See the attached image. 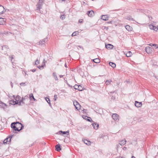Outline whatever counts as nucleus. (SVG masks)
<instances>
[{
  "instance_id": "obj_1",
  "label": "nucleus",
  "mask_w": 158,
  "mask_h": 158,
  "mask_svg": "<svg viewBox=\"0 0 158 158\" xmlns=\"http://www.w3.org/2000/svg\"><path fill=\"white\" fill-rule=\"evenodd\" d=\"M11 127L12 128L11 132L16 133V131H19L23 129V125L19 122H14L11 123Z\"/></svg>"
},
{
  "instance_id": "obj_2",
  "label": "nucleus",
  "mask_w": 158,
  "mask_h": 158,
  "mask_svg": "<svg viewBox=\"0 0 158 158\" xmlns=\"http://www.w3.org/2000/svg\"><path fill=\"white\" fill-rule=\"evenodd\" d=\"M14 135H11L10 136H9L6 139L3 141L4 144H9L10 143L11 138L13 137Z\"/></svg>"
},
{
  "instance_id": "obj_3",
  "label": "nucleus",
  "mask_w": 158,
  "mask_h": 158,
  "mask_svg": "<svg viewBox=\"0 0 158 158\" xmlns=\"http://www.w3.org/2000/svg\"><path fill=\"white\" fill-rule=\"evenodd\" d=\"M44 1V0H39V2L37 3L36 5L37 10H40L42 8L43 3Z\"/></svg>"
},
{
  "instance_id": "obj_4",
  "label": "nucleus",
  "mask_w": 158,
  "mask_h": 158,
  "mask_svg": "<svg viewBox=\"0 0 158 158\" xmlns=\"http://www.w3.org/2000/svg\"><path fill=\"white\" fill-rule=\"evenodd\" d=\"M73 105L75 106V108L77 110H78L80 109L81 105L78 103V102L77 101H75L73 102Z\"/></svg>"
},
{
  "instance_id": "obj_5",
  "label": "nucleus",
  "mask_w": 158,
  "mask_h": 158,
  "mask_svg": "<svg viewBox=\"0 0 158 158\" xmlns=\"http://www.w3.org/2000/svg\"><path fill=\"white\" fill-rule=\"evenodd\" d=\"M145 50L146 52L148 54L152 53V48L148 46L146 47Z\"/></svg>"
},
{
  "instance_id": "obj_6",
  "label": "nucleus",
  "mask_w": 158,
  "mask_h": 158,
  "mask_svg": "<svg viewBox=\"0 0 158 158\" xmlns=\"http://www.w3.org/2000/svg\"><path fill=\"white\" fill-rule=\"evenodd\" d=\"M29 99L28 97L27 96H25V98L22 97V100H21V102H22V103L23 104H25V102L26 101H28Z\"/></svg>"
},
{
  "instance_id": "obj_7",
  "label": "nucleus",
  "mask_w": 158,
  "mask_h": 158,
  "mask_svg": "<svg viewBox=\"0 0 158 158\" xmlns=\"http://www.w3.org/2000/svg\"><path fill=\"white\" fill-rule=\"evenodd\" d=\"M87 14L90 17H92L94 15V12L93 10L88 11Z\"/></svg>"
},
{
  "instance_id": "obj_8",
  "label": "nucleus",
  "mask_w": 158,
  "mask_h": 158,
  "mask_svg": "<svg viewBox=\"0 0 158 158\" xmlns=\"http://www.w3.org/2000/svg\"><path fill=\"white\" fill-rule=\"evenodd\" d=\"M92 124H93V126L94 128L95 129H97L99 127V124L96 123H95L93 121H92Z\"/></svg>"
},
{
  "instance_id": "obj_9",
  "label": "nucleus",
  "mask_w": 158,
  "mask_h": 158,
  "mask_svg": "<svg viewBox=\"0 0 158 158\" xmlns=\"http://www.w3.org/2000/svg\"><path fill=\"white\" fill-rule=\"evenodd\" d=\"M67 133H68L67 135H69V131H60L57 133V134L61 135V134H65Z\"/></svg>"
},
{
  "instance_id": "obj_10",
  "label": "nucleus",
  "mask_w": 158,
  "mask_h": 158,
  "mask_svg": "<svg viewBox=\"0 0 158 158\" xmlns=\"http://www.w3.org/2000/svg\"><path fill=\"white\" fill-rule=\"evenodd\" d=\"M112 117L115 120H116L118 119V115L116 114H113L112 116Z\"/></svg>"
},
{
  "instance_id": "obj_11",
  "label": "nucleus",
  "mask_w": 158,
  "mask_h": 158,
  "mask_svg": "<svg viewBox=\"0 0 158 158\" xmlns=\"http://www.w3.org/2000/svg\"><path fill=\"white\" fill-rule=\"evenodd\" d=\"M6 19L2 18H0V24H4L5 23Z\"/></svg>"
},
{
  "instance_id": "obj_12",
  "label": "nucleus",
  "mask_w": 158,
  "mask_h": 158,
  "mask_svg": "<svg viewBox=\"0 0 158 158\" xmlns=\"http://www.w3.org/2000/svg\"><path fill=\"white\" fill-rule=\"evenodd\" d=\"M2 50L5 51V52H6L9 48L8 46L6 45H4L2 46Z\"/></svg>"
},
{
  "instance_id": "obj_13",
  "label": "nucleus",
  "mask_w": 158,
  "mask_h": 158,
  "mask_svg": "<svg viewBox=\"0 0 158 158\" xmlns=\"http://www.w3.org/2000/svg\"><path fill=\"white\" fill-rule=\"evenodd\" d=\"M108 16L107 15H102V19L104 21H106L108 20Z\"/></svg>"
},
{
  "instance_id": "obj_14",
  "label": "nucleus",
  "mask_w": 158,
  "mask_h": 158,
  "mask_svg": "<svg viewBox=\"0 0 158 158\" xmlns=\"http://www.w3.org/2000/svg\"><path fill=\"white\" fill-rule=\"evenodd\" d=\"M113 47V46L110 44H108L107 45H106V48L108 49H112Z\"/></svg>"
},
{
  "instance_id": "obj_15",
  "label": "nucleus",
  "mask_w": 158,
  "mask_h": 158,
  "mask_svg": "<svg viewBox=\"0 0 158 158\" xmlns=\"http://www.w3.org/2000/svg\"><path fill=\"white\" fill-rule=\"evenodd\" d=\"M135 105L136 107H139L142 106V104L141 102H138L136 101L135 102Z\"/></svg>"
},
{
  "instance_id": "obj_16",
  "label": "nucleus",
  "mask_w": 158,
  "mask_h": 158,
  "mask_svg": "<svg viewBox=\"0 0 158 158\" xmlns=\"http://www.w3.org/2000/svg\"><path fill=\"white\" fill-rule=\"evenodd\" d=\"M125 27L126 29L128 31H131L132 30V27L129 25H127L126 26H125Z\"/></svg>"
},
{
  "instance_id": "obj_17",
  "label": "nucleus",
  "mask_w": 158,
  "mask_h": 158,
  "mask_svg": "<svg viewBox=\"0 0 158 158\" xmlns=\"http://www.w3.org/2000/svg\"><path fill=\"white\" fill-rule=\"evenodd\" d=\"M61 150V148L60 147V146L59 144H57L56 146V150L58 151L59 152Z\"/></svg>"
},
{
  "instance_id": "obj_18",
  "label": "nucleus",
  "mask_w": 158,
  "mask_h": 158,
  "mask_svg": "<svg viewBox=\"0 0 158 158\" xmlns=\"http://www.w3.org/2000/svg\"><path fill=\"white\" fill-rule=\"evenodd\" d=\"M52 75L54 77V79L55 81H57L58 80V79L57 77V75L56 73V72H53L52 73Z\"/></svg>"
},
{
  "instance_id": "obj_19",
  "label": "nucleus",
  "mask_w": 158,
  "mask_h": 158,
  "mask_svg": "<svg viewBox=\"0 0 158 158\" xmlns=\"http://www.w3.org/2000/svg\"><path fill=\"white\" fill-rule=\"evenodd\" d=\"M48 40V38L47 37H46V38H45L44 39L42 40V41L40 40L39 42V44H43L44 43H42L43 42H44V43L45 42L47 41Z\"/></svg>"
},
{
  "instance_id": "obj_20",
  "label": "nucleus",
  "mask_w": 158,
  "mask_h": 158,
  "mask_svg": "<svg viewBox=\"0 0 158 158\" xmlns=\"http://www.w3.org/2000/svg\"><path fill=\"white\" fill-rule=\"evenodd\" d=\"M9 104L13 105H15L16 104V101H14L13 100H11L9 101Z\"/></svg>"
},
{
  "instance_id": "obj_21",
  "label": "nucleus",
  "mask_w": 158,
  "mask_h": 158,
  "mask_svg": "<svg viewBox=\"0 0 158 158\" xmlns=\"http://www.w3.org/2000/svg\"><path fill=\"white\" fill-rule=\"evenodd\" d=\"M4 8V7L1 5H0V14L3 13Z\"/></svg>"
},
{
  "instance_id": "obj_22",
  "label": "nucleus",
  "mask_w": 158,
  "mask_h": 158,
  "mask_svg": "<svg viewBox=\"0 0 158 158\" xmlns=\"http://www.w3.org/2000/svg\"><path fill=\"white\" fill-rule=\"evenodd\" d=\"M126 141L125 139H124V140H122L121 141H120L119 143V144L121 145H125L126 143Z\"/></svg>"
},
{
  "instance_id": "obj_23",
  "label": "nucleus",
  "mask_w": 158,
  "mask_h": 158,
  "mask_svg": "<svg viewBox=\"0 0 158 158\" xmlns=\"http://www.w3.org/2000/svg\"><path fill=\"white\" fill-rule=\"evenodd\" d=\"M29 98L31 100H32V99L34 100H36V99L34 98L33 94H31L29 95Z\"/></svg>"
},
{
  "instance_id": "obj_24",
  "label": "nucleus",
  "mask_w": 158,
  "mask_h": 158,
  "mask_svg": "<svg viewBox=\"0 0 158 158\" xmlns=\"http://www.w3.org/2000/svg\"><path fill=\"white\" fill-rule=\"evenodd\" d=\"M84 143L86 144L89 145H90L91 144V142L90 141H89L87 139H85L84 140Z\"/></svg>"
},
{
  "instance_id": "obj_25",
  "label": "nucleus",
  "mask_w": 158,
  "mask_h": 158,
  "mask_svg": "<svg viewBox=\"0 0 158 158\" xmlns=\"http://www.w3.org/2000/svg\"><path fill=\"white\" fill-rule=\"evenodd\" d=\"M93 61L97 63H99L100 62V60L98 58H96L93 60Z\"/></svg>"
},
{
  "instance_id": "obj_26",
  "label": "nucleus",
  "mask_w": 158,
  "mask_h": 158,
  "mask_svg": "<svg viewBox=\"0 0 158 158\" xmlns=\"http://www.w3.org/2000/svg\"><path fill=\"white\" fill-rule=\"evenodd\" d=\"M132 54L131 51H129L126 53V56L127 57H129L131 56Z\"/></svg>"
},
{
  "instance_id": "obj_27",
  "label": "nucleus",
  "mask_w": 158,
  "mask_h": 158,
  "mask_svg": "<svg viewBox=\"0 0 158 158\" xmlns=\"http://www.w3.org/2000/svg\"><path fill=\"white\" fill-rule=\"evenodd\" d=\"M109 64L113 68H114L116 67L115 64L113 62H110Z\"/></svg>"
},
{
  "instance_id": "obj_28",
  "label": "nucleus",
  "mask_w": 158,
  "mask_h": 158,
  "mask_svg": "<svg viewBox=\"0 0 158 158\" xmlns=\"http://www.w3.org/2000/svg\"><path fill=\"white\" fill-rule=\"evenodd\" d=\"M126 19L127 20H129L134 21V19L132 18L131 16H127V17Z\"/></svg>"
},
{
  "instance_id": "obj_29",
  "label": "nucleus",
  "mask_w": 158,
  "mask_h": 158,
  "mask_svg": "<svg viewBox=\"0 0 158 158\" xmlns=\"http://www.w3.org/2000/svg\"><path fill=\"white\" fill-rule=\"evenodd\" d=\"M46 101L48 102V103L49 104V105L50 106H51V104L50 103V100L48 98H46L45 99Z\"/></svg>"
},
{
  "instance_id": "obj_30",
  "label": "nucleus",
  "mask_w": 158,
  "mask_h": 158,
  "mask_svg": "<svg viewBox=\"0 0 158 158\" xmlns=\"http://www.w3.org/2000/svg\"><path fill=\"white\" fill-rule=\"evenodd\" d=\"M16 104H18L19 105H22L23 104L22 103V102H21V101H19V100H18V101H16Z\"/></svg>"
},
{
  "instance_id": "obj_31",
  "label": "nucleus",
  "mask_w": 158,
  "mask_h": 158,
  "mask_svg": "<svg viewBox=\"0 0 158 158\" xmlns=\"http://www.w3.org/2000/svg\"><path fill=\"white\" fill-rule=\"evenodd\" d=\"M1 107L3 108V109L5 108L6 107V105L4 103H1Z\"/></svg>"
},
{
  "instance_id": "obj_32",
  "label": "nucleus",
  "mask_w": 158,
  "mask_h": 158,
  "mask_svg": "<svg viewBox=\"0 0 158 158\" xmlns=\"http://www.w3.org/2000/svg\"><path fill=\"white\" fill-rule=\"evenodd\" d=\"M77 33H78L77 31L74 32H73L72 35V36H75V35H76L77 34Z\"/></svg>"
},
{
  "instance_id": "obj_33",
  "label": "nucleus",
  "mask_w": 158,
  "mask_h": 158,
  "mask_svg": "<svg viewBox=\"0 0 158 158\" xmlns=\"http://www.w3.org/2000/svg\"><path fill=\"white\" fill-rule=\"evenodd\" d=\"M79 87V85H75L74 86V88L75 89H78V87Z\"/></svg>"
},
{
  "instance_id": "obj_34",
  "label": "nucleus",
  "mask_w": 158,
  "mask_h": 158,
  "mask_svg": "<svg viewBox=\"0 0 158 158\" xmlns=\"http://www.w3.org/2000/svg\"><path fill=\"white\" fill-rule=\"evenodd\" d=\"M79 87H78V89L79 91H82L83 90V88L81 85H79Z\"/></svg>"
},
{
  "instance_id": "obj_35",
  "label": "nucleus",
  "mask_w": 158,
  "mask_h": 158,
  "mask_svg": "<svg viewBox=\"0 0 158 158\" xmlns=\"http://www.w3.org/2000/svg\"><path fill=\"white\" fill-rule=\"evenodd\" d=\"M158 28L156 26H153V30L155 31H157L158 30Z\"/></svg>"
},
{
  "instance_id": "obj_36",
  "label": "nucleus",
  "mask_w": 158,
  "mask_h": 158,
  "mask_svg": "<svg viewBox=\"0 0 158 158\" xmlns=\"http://www.w3.org/2000/svg\"><path fill=\"white\" fill-rule=\"evenodd\" d=\"M20 98V97L19 96V95H17L16 97V99H15L16 100V101H17Z\"/></svg>"
},
{
  "instance_id": "obj_37",
  "label": "nucleus",
  "mask_w": 158,
  "mask_h": 158,
  "mask_svg": "<svg viewBox=\"0 0 158 158\" xmlns=\"http://www.w3.org/2000/svg\"><path fill=\"white\" fill-rule=\"evenodd\" d=\"M149 27L150 29H151L153 30V26L152 25H150L149 26Z\"/></svg>"
},
{
  "instance_id": "obj_38",
  "label": "nucleus",
  "mask_w": 158,
  "mask_h": 158,
  "mask_svg": "<svg viewBox=\"0 0 158 158\" xmlns=\"http://www.w3.org/2000/svg\"><path fill=\"white\" fill-rule=\"evenodd\" d=\"M39 63V61H38V59L35 61V64L36 65H38Z\"/></svg>"
},
{
  "instance_id": "obj_39",
  "label": "nucleus",
  "mask_w": 158,
  "mask_h": 158,
  "mask_svg": "<svg viewBox=\"0 0 158 158\" xmlns=\"http://www.w3.org/2000/svg\"><path fill=\"white\" fill-rule=\"evenodd\" d=\"M20 85L21 86H24L26 85L25 83L22 82V83H20Z\"/></svg>"
},
{
  "instance_id": "obj_40",
  "label": "nucleus",
  "mask_w": 158,
  "mask_h": 158,
  "mask_svg": "<svg viewBox=\"0 0 158 158\" xmlns=\"http://www.w3.org/2000/svg\"><path fill=\"white\" fill-rule=\"evenodd\" d=\"M153 46H154L156 48H158V45L156 44H153Z\"/></svg>"
},
{
  "instance_id": "obj_41",
  "label": "nucleus",
  "mask_w": 158,
  "mask_h": 158,
  "mask_svg": "<svg viewBox=\"0 0 158 158\" xmlns=\"http://www.w3.org/2000/svg\"><path fill=\"white\" fill-rule=\"evenodd\" d=\"M60 18L62 20L64 19L65 18V16L64 15H62L61 16Z\"/></svg>"
},
{
  "instance_id": "obj_42",
  "label": "nucleus",
  "mask_w": 158,
  "mask_h": 158,
  "mask_svg": "<svg viewBox=\"0 0 158 158\" xmlns=\"http://www.w3.org/2000/svg\"><path fill=\"white\" fill-rule=\"evenodd\" d=\"M110 83V81L109 80H106V85L109 84Z\"/></svg>"
},
{
  "instance_id": "obj_43",
  "label": "nucleus",
  "mask_w": 158,
  "mask_h": 158,
  "mask_svg": "<svg viewBox=\"0 0 158 158\" xmlns=\"http://www.w3.org/2000/svg\"><path fill=\"white\" fill-rule=\"evenodd\" d=\"M88 118H89L87 119V120L89 122H92V120H91V118L90 117H88Z\"/></svg>"
},
{
  "instance_id": "obj_44",
  "label": "nucleus",
  "mask_w": 158,
  "mask_h": 158,
  "mask_svg": "<svg viewBox=\"0 0 158 158\" xmlns=\"http://www.w3.org/2000/svg\"><path fill=\"white\" fill-rule=\"evenodd\" d=\"M82 22H83L82 19H79V20L78 21L79 23H82Z\"/></svg>"
},
{
  "instance_id": "obj_45",
  "label": "nucleus",
  "mask_w": 158,
  "mask_h": 158,
  "mask_svg": "<svg viewBox=\"0 0 158 158\" xmlns=\"http://www.w3.org/2000/svg\"><path fill=\"white\" fill-rule=\"evenodd\" d=\"M38 68L39 69H41V68H43V65L39 66H38Z\"/></svg>"
},
{
  "instance_id": "obj_46",
  "label": "nucleus",
  "mask_w": 158,
  "mask_h": 158,
  "mask_svg": "<svg viewBox=\"0 0 158 158\" xmlns=\"http://www.w3.org/2000/svg\"><path fill=\"white\" fill-rule=\"evenodd\" d=\"M103 27L104 29H106L107 30L108 28V27H106V26H103Z\"/></svg>"
},
{
  "instance_id": "obj_47",
  "label": "nucleus",
  "mask_w": 158,
  "mask_h": 158,
  "mask_svg": "<svg viewBox=\"0 0 158 158\" xmlns=\"http://www.w3.org/2000/svg\"><path fill=\"white\" fill-rule=\"evenodd\" d=\"M112 22H113V21L112 20L111 21L107 22V23H112Z\"/></svg>"
},
{
  "instance_id": "obj_48",
  "label": "nucleus",
  "mask_w": 158,
  "mask_h": 158,
  "mask_svg": "<svg viewBox=\"0 0 158 158\" xmlns=\"http://www.w3.org/2000/svg\"><path fill=\"white\" fill-rule=\"evenodd\" d=\"M83 118L85 119H87V118H88V117L87 116H85V117H83Z\"/></svg>"
},
{
  "instance_id": "obj_49",
  "label": "nucleus",
  "mask_w": 158,
  "mask_h": 158,
  "mask_svg": "<svg viewBox=\"0 0 158 158\" xmlns=\"http://www.w3.org/2000/svg\"><path fill=\"white\" fill-rule=\"evenodd\" d=\"M36 70V69H32L31 70V71L33 72H35Z\"/></svg>"
},
{
  "instance_id": "obj_50",
  "label": "nucleus",
  "mask_w": 158,
  "mask_h": 158,
  "mask_svg": "<svg viewBox=\"0 0 158 158\" xmlns=\"http://www.w3.org/2000/svg\"><path fill=\"white\" fill-rule=\"evenodd\" d=\"M87 111V110L86 109H84L83 110V111L84 112H86V111Z\"/></svg>"
},
{
  "instance_id": "obj_51",
  "label": "nucleus",
  "mask_w": 158,
  "mask_h": 158,
  "mask_svg": "<svg viewBox=\"0 0 158 158\" xmlns=\"http://www.w3.org/2000/svg\"><path fill=\"white\" fill-rule=\"evenodd\" d=\"M64 76V75H59V77H60V78H61L62 77H63V76Z\"/></svg>"
},
{
  "instance_id": "obj_52",
  "label": "nucleus",
  "mask_w": 158,
  "mask_h": 158,
  "mask_svg": "<svg viewBox=\"0 0 158 158\" xmlns=\"http://www.w3.org/2000/svg\"><path fill=\"white\" fill-rule=\"evenodd\" d=\"M46 61H45V60L44 59V60L43 61V63H44V64H45V63L46 62Z\"/></svg>"
},
{
  "instance_id": "obj_53",
  "label": "nucleus",
  "mask_w": 158,
  "mask_h": 158,
  "mask_svg": "<svg viewBox=\"0 0 158 158\" xmlns=\"http://www.w3.org/2000/svg\"><path fill=\"white\" fill-rule=\"evenodd\" d=\"M57 97V96L56 95H54V98H56L55 99H54V101H56V98Z\"/></svg>"
},
{
  "instance_id": "obj_54",
  "label": "nucleus",
  "mask_w": 158,
  "mask_h": 158,
  "mask_svg": "<svg viewBox=\"0 0 158 158\" xmlns=\"http://www.w3.org/2000/svg\"><path fill=\"white\" fill-rule=\"evenodd\" d=\"M126 149H127V148L126 147H124L123 148V150H126Z\"/></svg>"
},
{
  "instance_id": "obj_55",
  "label": "nucleus",
  "mask_w": 158,
  "mask_h": 158,
  "mask_svg": "<svg viewBox=\"0 0 158 158\" xmlns=\"http://www.w3.org/2000/svg\"><path fill=\"white\" fill-rule=\"evenodd\" d=\"M10 84L11 87L12 88L13 87V85L12 84V83L11 82H10Z\"/></svg>"
},
{
  "instance_id": "obj_56",
  "label": "nucleus",
  "mask_w": 158,
  "mask_h": 158,
  "mask_svg": "<svg viewBox=\"0 0 158 158\" xmlns=\"http://www.w3.org/2000/svg\"><path fill=\"white\" fill-rule=\"evenodd\" d=\"M11 61H12V59H13V56L11 55Z\"/></svg>"
},
{
  "instance_id": "obj_57",
  "label": "nucleus",
  "mask_w": 158,
  "mask_h": 158,
  "mask_svg": "<svg viewBox=\"0 0 158 158\" xmlns=\"http://www.w3.org/2000/svg\"><path fill=\"white\" fill-rule=\"evenodd\" d=\"M153 44H149V45L151 46H153Z\"/></svg>"
},
{
  "instance_id": "obj_58",
  "label": "nucleus",
  "mask_w": 158,
  "mask_h": 158,
  "mask_svg": "<svg viewBox=\"0 0 158 158\" xmlns=\"http://www.w3.org/2000/svg\"><path fill=\"white\" fill-rule=\"evenodd\" d=\"M64 66H65V67H66V68L67 67L66 63H65V64H64Z\"/></svg>"
},
{
  "instance_id": "obj_59",
  "label": "nucleus",
  "mask_w": 158,
  "mask_h": 158,
  "mask_svg": "<svg viewBox=\"0 0 158 158\" xmlns=\"http://www.w3.org/2000/svg\"><path fill=\"white\" fill-rule=\"evenodd\" d=\"M67 85H68L69 86L72 87V86L70 85L69 84H68L67 83Z\"/></svg>"
},
{
  "instance_id": "obj_60",
  "label": "nucleus",
  "mask_w": 158,
  "mask_h": 158,
  "mask_svg": "<svg viewBox=\"0 0 158 158\" xmlns=\"http://www.w3.org/2000/svg\"><path fill=\"white\" fill-rule=\"evenodd\" d=\"M131 158H135V157L134 156H132Z\"/></svg>"
},
{
  "instance_id": "obj_61",
  "label": "nucleus",
  "mask_w": 158,
  "mask_h": 158,
  "mask_svg": "<svg viewBox=\"0 0 158 158\" xmlns=\"http://www.w3.org/2000/svg\"><path fill=\"white\" fill-rule=\"evenodd\" d=\"M78 47L80 48H82V47L81 46H79Z\"/></svg>"
},
{
  "instance_id": "obj_62",
  "label": "nucleus",
  "mask_w": 158,
  "mask_h": 158,
  "mask_svg": "<svg viewBox=\"0 0 158 158\" xmlns=\"http://www.w3.org/2000/svg\"><path fill=\"white\" fill-rule=\"evenodd\" d=\"M118 157V158H122V157H120V156Z\"/></svg>"
},
{
  "instance_id": "obj_63",
  "label": "nucleus",
  "mask_w": 158,
  "mask_h": 158,
  "mask_svg": "<svg viewBox=\"0 0 158 158\" xmlns=\"http://www.w3.org/2000/svg\"><path fill=\"white\" fill-rule=\"evenodd\" d=\"M156 77V78L158 79V77Z\"/></svg>"
},
{
  "instance_id": "obj_64",
  "label": "nucleus",
  "mask_w": 158,
  "mask_h": 158,
  "mask_svg": "<svg viewBox=\"0 0 158 158\" xmlns=\"http://www.w3.org/2000/svg\"><path fill=\"white\" fill-rule=\"evenodd\" d=\"M118 146H119V145H117V147H118Z\"/></svg>"
}]
</instances>
